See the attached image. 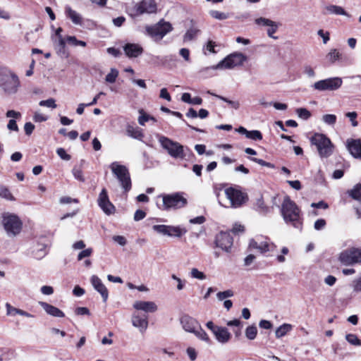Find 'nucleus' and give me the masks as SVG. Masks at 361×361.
<instances>
[{"label":"nucleus","instance_id":"obj_27","mask_svg":"<svg viewBox=\"0 0 361 361\" xmlns=\"http://www.w3.org/2000/svg\"><path fill=\"white\" fill-rule=\"evenodd\" d=\"M201 33V30L195 26L190 27L183 35V41L190 42L195 39Z\"/></svg>","mask_w":361,"mask_h":361},{"label":"nucleus","instance_id":"obj_46","mask_svg":"<svg viewBox=\"0 0 361 361\" xmlns=\"http://www.w3.org/2000/svg\"><path fill=\"white\" fill-rule=\"evenodd\" d=\"M246 137L252 140H262V135L259 130H254L248 131Z\"/></svg>","mask_w":361,"mask_h":361},{"label":"nucleus","instance_id":"obj_6","mask_svg":"<svg viewBox=\"0 0 361 361\" xmlns=\"http://www.w3.org/2000/svg\"><path fill=\"white\" fill-rule=\"evenodd\" d=\"M162 199L161 206L159 208L162 210L178 209L187 204V200L180 193L176 192L169 195H161L158 197Z\"/></svg>","mask_w":361,"mask_h":361},{"label":"nucleus","instance_id":"obj_48","mask_svg":"<svg viewBox=\"0 0 361 361\" xmlns=\"http://www.w3.org/2000/svg\"><path fill=\"white\" fill-rule=\"evenodd\" d=\"M209 14L212 18L217 20H225L228 18L226 13L216 10L210 11Z\"/></svg>","mask_w":361,"mask_h":361},{"label":"nucleus","instance_id":"obj_33","mask_svg":"<svg viewBox=\"0 0 361 361\" xmlns=\"http://www.w3.org/2000/svg\"><path fill=\"white\" fill-rule=\"evenodd\" d=\"M255 208L257 211L262 214H267L269 212V208L264 204L262 197H259L257 199L255 204Z\"/></svg>","mask_w":361,"mask_h":361},{"label":"nucleus","instance_id":"obj_2","mask_svg":"<svg viewBox=\"0 0 361 361\" xmlns=\"http://www.w3.org/2000/svg\"><path fill=\"white\" fill-rule=\"evenodd\" d=\"M20 82L16 73L12 71L0 68V87L6 95H13L18 92Z\"/></svg>","mask_w":361,"mask_h":361},{"label":"nucleus","instance_id":"obj_26","mask_svg":"<svg viewBox=\"0 0 361 361\" xmlns=\"http://www.w3.org/2000/svg\"><path fill=\"white\" fill-rule=\"evenodd\" d=\"M126 133L128 136L139 140H142L144 137V134L142 133L141 129L137 127H133L130 125L127 126Z\"/></svg>","mask_w":361,"mask_h":361},{"label":"nucleus","instance_id":"obj_23","mask_svg":"<svg viewBox=\"0 0 361 361\" xmlns=\"http://www.w3.org/2000/svg\"><path fill=\"white\" fill-rule=\"evenodd\" d=\"M65 14L73 24L81 25L82 24V17L76 11L72 9L69 6L65 7Z\"/></svg>","mask_w":361,"mask_h":361},{"label":"nucleus","instance_id":"obj_47","mask_svg":"<svg viewBox=\"0 0 361 361\" xmlns=\"http://www.w3.org/2000/svg\"><path fill=\"white\" fill-rule=\"evenodd\" d=\"M279 23L274 21V22L272 23V25H270L269 27H268V29H267V35H268L269 37H271V38H272V39H278V37H276V36H274V34L277 31L278 27H279Z\"/></svg>","mask_w":361,"mask_h":361},{"label":"nucleus","instance_id":"obj_19","mask_svg":"<svg viewBox=\"0 0 361 361\" xmlns=\"http://www.w3.org/2000/svg\"><path fill=\"white\" fill-rule=\"evenodd\" d=\"M90 281L94 288L101 294L103 301L106 302L109 297V293L102 280L97 276L93 275Z\"/></svg>","mask_w":361,"mask_h":361},{"label":"nucleus","instance_id":"obj_61","mask_svg":"<svg viewBox=\"0 0 361 361\" xmlns=\"http://www.w3.org/2000/svg\"><path fill=\"white\" fill-rule=\"evenodd\" d=\"M34 129H35V126L32 123L27 122L25 123L24 130H25V133L27 135H31Z\"/></svg>","mask_w":361,"mask_h":361},{"label":"nucleus","instance_id":"obj_54","mask_svg":"<svg viewBox=\"0 0 361 361\" xmlns=\"http://www.w3.org/2000/svg\"><path fill=\"white\" fill-rule=\"evenodd\" d=\"M252 161L262 166H266V167H268V168H271V169H274L275 168V166L270 163V162H267L261 159H258V158H251L250 159Z\"/></svg>","mask_w":361,"mask_h":361},{"label":"nucleus","instance_id":"obj_56","mask_svg":"<svg viewBox=\"0 0 361 361\" xmlns=\"http://www.w3.org/2000/svg\"><path fill=\"white\" fill-rule=\"evenodd\" d=\"M72 173L75 179H77L81 182L85 181V178L83 177L82 172L80 169L74 167L73 169Z\"/></svg>","mask_w":361,"mask_h":361},{"label":"nucleus","instance_id":"obj_28","mask_svg":"<svg viewBox=\"0 0 361 361\" xmlns=\"http://www.w3.org/2000/svg\"><path fill=\"white\" fill-rule=\"evenodd\" d=\"M188 232L187 229L180 226H169L168 236L180 238Z\"/></svg>","mask_w":361,"mask_h":361},{"label":"nucleus","instance_id":"obj_60","mask_svg":"<svg viewBox=\"0 0 361 361\" xmlns=\"http://www.w3.org/2000/svg\"><path fill=\"white\" fill-rule=\"evenodd\" d=\"M304 73L309 78H314L315 76V72L310 66L306 65L304 66Z\"/></svg>","mask_w":361,"mask_h":361},{"label":"nucleus","instance_id":"obj_10","mask_svg":"<svg viewBox=\"0 0 361 361\" xmlns=\"http://www.w3.org/2000/svg\"><path fill=\"white\" fill-rule=\"evenodd\" d=\"M172 29L171 24L164 20H160L153 25H148L145 27L147 35L155 41L161 40L167 33L170 32Z\"/></svg>","mask_w":361,"mask_h":361},{"label":"nucleus","instance_id":"obj_13","mask_svg":"<svg viewBox=\"0 0 361 361\" xmlns=\"http://www.w3.org/2000/svg\"><path fill=\"white\" fill-rule=\"evenodd\" d=\"M269 246L268 239L262 235L256 236L249 242V249L250 250H257L259 253L268 252Z\"/></svg>","mask_w":361,"mask_h":361},{"label":"nucleus","instance_id":"obj_5","mask_svg":"<svg viewBox=\"0 0 361 361\" xmlns=\"http://www.w3.org/2000/svg\"><path fill=\"white\" fill-rule=\"evenodd\" d=\"M110 169L118 179L124 192H128L131 189V178L128 168L117 161L112 162Z\"/></svg>","mask_w":361,"mask_h":361},{"label":"nucleus","instance_id":"obj_20","mask_svg":"<svg viewBox=\"0 0 361 361\" xmlns=\"http://www.w3.org/2000/svg\"><path fill=\"white\" fill-rule=\"evenodd\" d=\"M126 56L129 58H136L143 52L142 47L137 44L128 43L123 47Z\"/></svg>","mask_w":361,"mask_h":361},{"label":"nucleus","instance_id":"obj_4","mask_svg":"<svg viewBox=\"0 0 361 361\" xmlns=\"http://www.w3.org/2000/svg\"><path fill=\"white\" fill-rule=\"evenodd\" d=\"M312 145H315L319 156L322 158L330 157L334 149V145L330 139L322 133H315L310 139Z\"/></svg>","mask_w":361,"mask_h":361},{"label":"nucleus","instance_id":"obj_58","mask_svg":"<svg viewBox=\"0 0 361 361\" xmlns=\"http://www.w3.org/2000/svg\"><path fill=\"white\" fill-rule=\"evenodd\" d=\"M48 119V117L44 114H42V113H39V112H35V114H34V116H33V120L35 121V122H44V121H46Z\"/></svg>","mask_w":361,"mask_h":361},{"label":"nucleus","instance_id":"obj_57","mask_svg":"<svg viewBox=\"0 0 361 361\" xmlns=\"http://www.w3.org/2000/svg\"><path fill=\"white\" fill-rule=\"evenodd\" d=\"M57 154L59 157L66 161H68L71 159V155L66 153V150L63 148H58L56 150Z\"/></svg>","mask_w":361,"mask_h":361},{"label":"nucleus","instance_id":"obj_17","mask_svg":"<svg viewBox=\"0 0 361 361\" xmlns=\"http://www.w3.org/2000/svg\"><path fill=\"white\" fill-rule=\"evenodd\" d=\"M346 147L350 154L356 159H361V140L360 139H348L346 141Z\"/></svg>","mask_w":361,"mask_h":361},{"label":"nucleus","instance_id":"obj_35","mask_svg":"<svg viewBox=\"0 0 361 361\" xmlns=\"http://www.w3.org/2000/svg\"><path fill=\"white\" fill-rule=\"evenodd\" d=\"M140 116L138 118V123L141 126H144L147 121H152V122H157V119L148 114L144 113L143 110L140 111Z\"/></svg>","mask_w":361,"mask_h":361},{"label":"nucleus","instance_id":"obj_8","mask_svg":"<svg viewBox=\"0 0 361 361\" xmlns=\"http://www.w3.org/2000/svg\"><path fill=\"white\" fill-rule=\"evenodd\" d=\"M161 146L174 159H183L185 157L184 147L178 142H175L165 136L159 138Z\"/></svg>","mask_w":361,"mask_h":361},{"label":"nucleus","instance_id":"obj_37","mask_svg":"<svg viewBox=\"0 0 361 361\" xmlns=\"http://www.w3.org/2000/svg\"><path fill=\"white\" fill-rule=\"evenodd\" d=\"M0 197L11 201L15 200L9 190L3 185H0Z\"/></svg>","mask_w":361,"mask_h":361},{"label":"nucleus","instance_id":"obj_31","mask_svg":"<svg viewBox=\"0 0 361 361\" xmlns=\"http://www.w3.org/2000/svg\"><path fill=\"white\" fill-rule=\"evenodd\" d=\"M326 11L329 13L336 14V15H341V16L350 17V15L347 12H345V11L341 6H336V5L329 6L326 7Z\"/></svg>","mask_w":361,"mask_h":361},{"label":"nucleus","instance_id":"obj_41","mask_svg":"<svg viewBox=\"0 0 361 361\" xmlns=\"http://www.w3.org/2000/svg\"><path fill=\"white\" fill-rule=\"evenodd\" d=\"M346 341L353 345L360 346L361 341L357 338V336L353 334H348L345 336Z\"/></svg>","mask_w":361,"mask_h":361},{"label":"nucleus","instance_id":"obj_45","mask_svg":"<svg viewBox=\"0 0 361 361\" xmlns=\"http://www.w3.org/2000/svg\"><path fill=\"white\" fill-rule=\"evenodd\" d=\"M39 105L51 109H56L57 107L56 100L53 98H49L47 100H42L39 102Z\"/></svg>","mask_w":361,"mask_h":361},{"label":"nucleus","instance_id":"obj_42","mask_svg":"<svg viewBox=\"0 0 361 361\" xmlns=\"http://www.w3.org/2000/svg\"><path fill=\"white\" fill-rule=\"evenodd\" d=\"M274 22V21L264 17H260L255 20V24L262 27H269Z\"/></svg>","mask_w":361,"mask_h":361},{"label":"nucleus","instance_id":"obj_34","mask_svg":"<svg viewBox=\"0 0 361 361\" xmlns=\"http://www.w3.org/2000/svg\"><path fill=\"white\" fill-rule=\"evenodd\" d=\"M341 54L336 49H333L326 56V59L331 63H334L340 59Z\"/></svg>","mask_w":361,"mask_h":361},{"label":"nucleus","instance_id":"obj_18","mask_svg":"<svg viewBox=\"0 0 361 361\" xmlns=\"http://www.w3.org/2000/svg\"><path fill=\"white\" fill-rule=\"evenodd\" d=\"M133 306L136 310L143 311L145 313H153L158 310L157 305L152 301L137 300Z\"/></svg>","mask_w":361,"mask_h":361},{"label":"nucleus","instance_id":"obj_51","mask_svg":"<svg viewBox=\"0 0 361 361\" xmlns=\"http://www.w3.org/2000/svg\"><path fill=\"white\" fill-rule=\"evenodd\" d=\"M233 295V291L232 290H226L225 291L219 292L216 294V297L219 300H223L227 298L232 297Z\"/></svg>","mask_w":361,"mask_h":361},{"label":"nucleus","instance_id":"obj_40","mask_svg":"<svg viewBox=\"0 0 361 361\" xmlns=\"http://www.w3.org/2000/svg\"><path fill=\"white\" fill-rule=\"evenodd\" d=\"M257 334V329L255 326H249L245 330V336L250 339L253 340L256 338Z\"/></svg>","mask_w":361,"mask_h":361},{"label":"nucleus","instance_id":"obj_43","mask_svg":"<svg viewBox=\"0 0 361 361\" xmlns=\"http://www.w3.org/2000/svg\"><path fill=\"white\" fill-rule=\"evenodd\" d=\"M336 116L334 114H324L322 118V121L329 126H334L336 122Z\"/></svg>","mask_w":361,"mask_h":361},{"label":"nucleus","instance_id":"obj_39","mask_svg":"<svg viewBox=\"0 0 361 361\" xmlns=\"http://www.w3.org/2000/svg\"><path fill=\"white\" fill-rule=\"evenodd\" d=\"M118 76V71L116 68H111L110 72L106 75L105 80L109 83H114L116 82Z\"/></svg>","mask_w":361,"mask_h":361},{"label":"nucleus","instance_id":"obj_14","mask_svg":"<svg viewBox=\"0 0 361 361\" xmlns=\"http://www.w3.org/2000/svg\"><path fill=\"white\" fill-rule=\"evenodd\" d=\"M233 238L229 232H220L216 237V245L226 252H229L233 245Z\"/></svg>","mask_w":361,"mask_h":361},{"label":"nucleus","instance_id":"obj_3","mask_svg":"<svg viewBox=\"0 0 361 361\" xmlns=\"http://www.w3.org/2000/svg\"><path fill=\"white\" fill-rule=\"evenodd\" d=\"M180 322L185 331L193 334L196 337L207 343L210 342L207 334L202 329L201 325L195 318L188 314H183L180 318Z\"/></svg>","mask_w":361,"mask_h":361},{"label":"nucleus","instance_id":"obj_29","mask_svg":"<svg viewBox=\"0 0 361 361\" xmlns=\"http://www.w3.org/2000/svg\"><path fill=\"white\" fill-rule=\"evenodd\" d=\"M62 30L61 27H58L55 31V35L51 36V40L54 46L66 45V41L61 34Z\"/></svg>","mask_w":361,"mask_h":361},{"label":"nucleus","instance_id":"obj_59","mask_svg":"<svg viewBox=\"0 0 361 361\" xmlns=\"http://www.w3.org/2000/svg\"><path fill=\"white\" fill-rule=\"evenodd\" d=\"M317 35L322 38L324 44H326L330 39L329 32H324L323 30H319L317 32Z\"/></svg>","mask_w":361,"mask_h":361},{"label":"nucleus","instance_id":"obj_63","mask_svg":"<svg viewBox=\"0 0 361 361\" xmlns=\"http://www.w3.org/2000/svg\"><path fill=\"white\" fill-rule=\"evenodd\" d=\"M354 254L355 263L361 262V250L357 248H353Z\"/></svg>","mask_w":361,"mask_h":361},{"label":"nucleus","instance_id":"obj_30","mask_svg":"<svg viewBox=\"0 0 361 361\" xmlns=\"http://www.w3.org/2000/svg\"><path fill=\"white\" fill-rule=\"evenodd\" d=\"M292 325L289 324H283L281 325L276 329L275 331L276 337L280 338L286 336L289 331L292 330Z\"/></svg>","mask_w":361,"mask_h":361},{"label":"nucleus","instance_id":"obj_32","mask_svg":"<svg viewBox=\"0 0 361 361\" xmlns=\"http://www.w3.org/2000/svg\"><path fill=\"white\" fill-rule=\"evenodd\" d=\"M349 195L354 200H361V183H358L354 188L348 191Z\"/></svg>","mask_w":361,"mask_h":361},{"label":"nucleus","instance_id":"obj_62","mask_svg":"<svg viewBox=\"0 0 361 361\" xmlns=\"http://www.w3.org/2000/svg\"><path fill=\"white\" fill-rule=\"evenodd\" d=\"M326 225V221L323 219H317L314 222V229L319 231L322 230L325 227Z\"/></svg>","mask_w":361,"mask_h":361},{"label":"nucleus","instance_id":"obj_36","mask_svg":"<svg viewBox=\"0 0 361 361\" xmlns=\"http://www.w3.org/2000/svg\"><path fill=\"white\" fill-rule=\"evenodd\" d=\"M66 42L72 46L77 47L80 46L82 47H85L87 44L85 42L82 40H78L75 36H68L66 37Z\"/></svg>","mask_w":361,"mask_h":361},{"label":"nucleus","instance_id":"obj_25","mask_svg":"<svg viewBox=\"0 0 361 361\" xmlns=\"http://www.w3.org/2000/svg\"><path fill=\"white\" fill-rule=\"evenodd\" d=\"M339 261L344 265L355 264L353 248L343 251L339 255Z\"/></svg>","mask_w":361,"mask_h":361},{"label":"nucleus","instance_id":"obj_15","mask_svg":"<svg viewBox=\"0 0 361 361\" xmlns=\"http://www.w3.org/2000/svg\"><path fill=\"white\" fill-rule=\"evenodd\" d=\"M98 204L100 208L103 210V212L109 215L115 212V207L114 204L109 201L107 191L105 188H103L99 193L98 197Z\"/></svg>","mask_w":361,"mask_h":361},{"label":"nucleus","instance_id":"obj_1","mask_svg":"<svg viewBox=\"0 0 361 361\" xmlns=\"http://www.w3.org/2000/svg\"><path fill=\"white\" fill-rule=\"evenodd\" d=\"M281 214L288 224H290L293 227L302 229V219L301 210L299 207L290 200L289 196H286L281 207Z\"/></svg>","mask_w":361,"mask_h":361},{"label":"nucleus","instance_id":"obj_7","mask_svg":"<svg viewBox=\"0 0 361 361\" xmlns=\"http://www.w3.org/2000/svg\"><path fill=\"white\" fill-rule=\"evenodd\" d=\"M1 222L7 235L9 237H14L21 231L23 224L16 214H3Z\"/></svg>","mask_w":361,"mask_h":361},{"label":"nucleus","instance_id":"obj_12","mask_svg":"<svg viewBox=\"0 0 361 361\" xmlns=\"http://www.w3.org/2000/svg\"><path fill=\"white\" fill-rule=\"evenodd\" d=\"M226 198L230 202L231 208H239L248 200L247 195L233 188H228L224 190Z\"/></svg>","mask_w":361,"mask_h":361},{"label":"nucleus","instance_id":"obj_22","mask_svg":"<svg viewBox=\"0 0 361 361\" xmlns=\"http://www.w3.org/2000/svg\"><path fill=\"white\" fill-rule=\"evenodd\" d=\"M157 10V6L153 0H143L137 6V12L142 14L144 13H152Z\"/></svg>","mask_w":361,"mask_h":361},{"label":"nucleus","instance_id":"obj_9","mask_svg":"<svg viewBox=\"0 0 361 361\" xmlns=\"http://www.w3.org/2000/svg\"><path fill=\"white\" fill-rule=\"evenodd\" d=\"M247 60V57L241 52H234L223 60L219 61L216 66H213V69H231L236 66H240Z\"/></svg>","mask_w":361,"mask_h":361},{"label":"nucleus","instance_id":"obj_52","mask_svg":"<svg viewBox=\"0 0 361 361\" xmlns=\"http://www.w3.org/2000/svg\"><path fill=\"white\" fill-rule=\"evenodd\" d=\"M179 54L183 58L185 61L188 63L191 62L190 50L187 48H182L179 51Z\"/></svg>","mask_w":361,"mask_h":361},{"label":"nucleus","instance_id":"obj_55","mask_svg":"<svg viewBox=\"0 0 361 361\" xmlns=\"http://www.w3.org/2000/svg\"><path fill=\"white\" fill-rule=\"evenodd\" d=\"M6 314L10 316H15L18 314V308L13 307L10 303H6Z\"/></svg>","mask_w":361,"mask_h":361},{"label":"nucleus","instance_id":"obj_24","mask_svg":"<svg viewBox=\"0 0 361 361\" xmlns=\"http://www.w3.org/2000/svg\"><path fill=\"white\" fill-rule=\"evenodd\" d=\"M216 339L221 343H226L229 341L231 334L226 327L219 326L214 332Z\"/></svg>","mask_w":361,"mask_h":361},{"label":"nucleus","instance_id":"obj_50","mask_svg":"<svg viewBox=\"0 0 361 361\" xmlns=\"http://www.w3.org/2000/svg\"><path fill=\"white\" fill-rule=\"evenodd\" d=\"M92 252H93V249L92 247H88L87 249H85L79 252V254L78 255L77 259L78 261H80L84 258L89 257L90 256H91Z\"/></svg>","mask_w":361,"mask_h":361},{"label":"nucleus","instance_id":"obj_53","mask_svg":"<svg viewBox=\"0 0 361 361\" xmlns=\"http://www.w3.org/2000/svg\"><path fill=\"white\" fill-rule=\"evenodd\" d=\"M345 116L348 117L350 122H351V124L353 127H356L358 125V123L357 121H356V118L357 116V114L355 111H352V112H348L345 114Z\"/></svg>","mask_w":361,"mask_h":361},{"label":"nucleus","instance_id":"obj_11","mask_svg":"<svg viewBox=\"0 0 361 361\" xmlns=\"http://www.w3.org/2000/svg\"><path fill=\"white\" fill-rule=\"evenodd\" d=\"M343 84V80L339 77H332L315 82L312 87L319 92H334L338 90Z\"/></svg>","mask_w":361,"mask_h":361},{"label":"nucleus","instance_id":"obj_16","mask_svg":"<svg viewBox=\"0 0 361 361\" xmlns=\"http://www.w3.org/2000/svg\"><path fill=\"white\" fill-rule=\"evenodd\" d=\"M132 324L134 327L138 329L141 334L146 331L148 328V315L146 314H141L139 312H135L131 317Z\"/></svg>","mask_w":361,"mask_h":361},{"label":"nucleus","instance_id":"obj_64","mask_svg":"<svg viewBox=\"0 0 361 361\" xmlns=\"http://www.w3.org/2000/svg\"><path fill=\"white\" fill-rule=\"evenodd\" d=\"M353 290L355 292H361V276L353 281Z\"/></svg>","mask_w":361,"mask_h":361},{"label":"nucleus","instance_id":"obj_49","mask_svg":"<svg viewBox=\"0 0 361 361\" xmlns=\"http://www.w3.org/2000/svg\"><path fill=\"white\" fill-rule=\"evenodd\" d=\"M190 276L194 279L200 280H204L206 279V275L202 271H199L197 268H192L191 269Z\"/></svg>","mask_w":361,"mask_h":361},{"label":"nucleus","instance_id":"obj_44","mask_svg":"<svg viewBox=\"0 0 361 361\" xmlns=\"http://www.w3.org/2000/svg\"><path fill=\"white\" fill-rule=\"evenodd\" d=\"M152 229L158 233L168 236L169 226L168 225H154Z\"/></svg>","mask_w":361,"mask_h":361},{"label":"nucleus","instance_id":"obj_21","mask_svg":"<svg viewBox=\"0 0 361 361\" xmlns=\"http://www.w3.org/2000/svg\"><path fill=\"white\" fill-rule=\"evenodd\" d=\"M39 305L42 307L45 312L54 317H64L65 314L58 307L50 305L46 302H39Z\"/></svg>","mask_w":361,"mask_h":361},{"label":"nucleus","instance_id":"obj_38","mask_svg":"<svg viewBox=\"0 0 361 361\" xmlns=\"http://www.w3.org/2000/svg\"><path fill=\"white\" fill-rule=\"evenodd\" d=\"M298 116L303 120L309 119L312 114L310 111L305 108H298L295 110Z\"/></svg>","mask_w":361,"mask_h":361}]
</instances>
